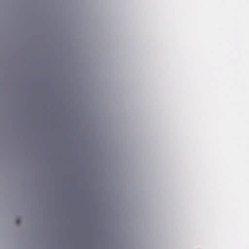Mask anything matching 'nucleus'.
<instances>
[{"mask_svg":"<svg viewBox=\"0 0 249 249\" xmlns=\"http://www.w3.org/2000/svg\"><path fill=\"white\" fill-rule=\"evenodd\" d=\"M16 222H17V225L19 223V221L18 219H17V221H16Z\"/></svg>","mask_w":249,"mask_h":249,"instance_id":"nucleus-1","label":"nucleus"}]
</instances>
